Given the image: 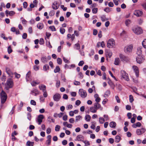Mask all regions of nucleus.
I'll use <instances>...</instances> for the list:
<instances>
[{
	"instance_id": "ddd939ff",
	"label": "nucleus",
	"mask_w": 146,
	"mask_h": 146,
	"mask_svg": "<svg viewBox=\"0 0 146 146\" xmlns=\"http://www.w3.org/2000/svg\"><path fill=\"white\" fill-rule=\"evenodd\" d=\"M143 14V12L139 10H135L134 13V14L137 17L141 16Z\"/></svg>"
},
{
	"instance_id": "f257e3e1",
	"label": "nucleus",
	"mask_w": 146,
	"mask_h": 146,
	"mask_svg": "<svg viewBox=\"0 0 146 146\" xmlns=\"http://www.w3.org/2000/svg\"><path fill=\"white\" fill-rule=\"evenodd\" d=\"M0 96L1 104H4L7 100V95L6 93L3 90H2L1 92Z\"/></svg>"
},
{
	"instance_id": "dca6fc26",
	"label": "nucleus",
	"mask_w": 146,
	"mask_h": 146,
	"mask_svg": "<svg viewBox=\"0 0 146 146\" xmlns=\"http://www.w3.org/2000/svg\"><path fill=\"white\" fill-rule=\"evenodd\" d=\"M51 136L50 135H48L47 137V140L46 141V144L47 145L49 146L50 145L51 141Z\"/></svg>"
},
{
	"instance_id": "79ce46f5",
	"label": "nucleus",
	"mask_w": 146,
	"mask_h": 146,
	"mask_svg": "<svg viewBox=\"0 0 146 146\" xmlns=\"http://www.w3.org/2000/svg\"><path fill=\"white\" fill-rule=\"evenodd\" d=\"M131 23V21L129 19H127L125 21V24L127 26H128Z\"/></svg>"
},
{
	"instance_id": "f8f14e48",
	"label": "nucleus",
	"mask_w": 146,
	"mask_h": 146,
	"mask_svg": "<svg viewBox=\"0 0 146 146\" xmlns=\"http://www.w3.org/2000/svg\"><path fill=\"white\" fill-rule=\"evenodd\" d=\"M119 57L121 60L122 61L127 62L129 60L127 56L122 54H120Z\"/></svg>"
},
{
	"instance_id": "774afa93",
	"label": "nucleus",
	"mask_w": 146,
	"mask_h": 146,
	"mask_svg": "<svg viewBox=\"0 0 146 146\" xmlns=\"http://www.w3.org/2000/svg\"><path fill=\"white\" fill-rule=\"evenodd\" d=\"M74 83L75 85H79L80 84V82L76 81H75L74 82Z\"/></svg>"
},
{
	"instance_id": "4468645a",
	"label": "nucleus",
	"mask_w": 146,
	"mask_h": 146,
	"mask_svg": "<svg viewBox=\"0 0 146 146\" xmlns=\"http://www.w3.org/2000/svg\"><path fill=\"white\" fill-rule=\"evenodd\" d=\"M60 98V96L58 94H55L53 97V98L54 100L56 101H58Z\"/></svg>"
},
{
	"instance_id": "37998d69",
	"label": "nucleus",
	"mask_w": 146,
	"mask_h": 146,
	"mask_svg": "<svg viewBox=\"0 0 146 146\" xmlns=\"http://www.w3.org/2000/svg\"><path fill=\"white\" fill-rule=\"evenodd\" d=\"M98 9L97 8H94L92 9V10L93 13L96 14L97 13Z\"/></svg>"
},
{
	"instance_id": "72a5a7b5",
	"label": "nucleus",
	"mask_w": 146,
	"mask_h": 146,
	"mask_svg": "<svg viewBox=\"0 0 146 146\" xmlns=\"http://www.w3.org/2000/svg\"><path fill=\"white\" fill-rule=\"evenodd\" d=\"M105 121V119L103 117H100L99 118V122L101 124H103Z\"/></svg>"
},
{
	"instance_id": "864d4df0",
	"label": "nucleus",
	"mask_w": 146,
	"mask_h": 146,
	"mask_svg": "<svg viewBox=\"0 0 146 146\" xmlns=\"http://www.w3.org/2000/svg\"><path fill=\"white\" fill-rule=\"evenodd\" d=\"M110 94V90H107L105 92L104 95L108 96H109Z\"/></svg>"
},
{
	"instance_id": "603ef678",
	"label": "nucleus",
	"mask_w": 146,
	"mask_h": 146,
	"mask_svg": "<svg viewBox=\"0 0 146 146\" xmlns=\"http://www.w3.org/2000/svg\"><path fill=\"white\" fill-rule=\"evenodd\" d=\"M49 28L52 31H56V28L54 26H50Z\"/></svg>"
},
{
	"instance_id": "c756f323",
	"label": "nucleus",
	"mask_w": 146,
	"mask_h": 146,
	"mask_svg": "<svg viewBox=\"0 0 146 146\" xmlns=\"http://www.w3.org/2000/svg\"><path fill=\"white\" fill-rule=\"evenodd\" d=\"M112 54V52L110 51H108L106 52V55L107 57L109 58H110Z\"/></svg>"
},
{
	"instance_id": "0e129e2a",
	"label": "nucleus",
	"mask_w": 146,
	"mask_h": 146,
	"mask_svg": "<svg viewBox=\"0 0 146 146\" xmlns=\"http://www.w3.org/2000/svg\"><path fill=\"white\" fill-rule=\"evenodd\" d=\"M27 36V35L26 33H24L22 35V38L23 39H26Z\"/></svg>"
},
{
	"instance_id": "a19ab883",
	"label": "nucleus",
	"mask_w": 146,
	"mask_h": 146,
	"mask_svg": "<svg viewBox=\"0 0 146 146\" xmlns=\"http://www.w3.org/2000/svg\"><path fill=\"white\" fill-rule=\"evenodd\" d=\"M142 44L144 48L146 49V39H145L142 42Z\"/></svg>"
},
{
	"instance_id": "f03ea898",
	"label": "nucleus",
	"mask_w": 146,
	"mask_h": 146,
	"mask_svg": "<svg viewBox=\"0 0 146 146\" xmlns=\"http://www.w3.org/2000/svg\"><path fill=\"white\" fill-rule=\"evenodd\" d=\"M133 32L136 35H140L143 33V30L139 27H135L132 28Z\"/></svg>"
},
{
	"instance_id": "9d476101",
	"label": "nucleus",
	"mask_w": 146,
	"mask_h": 146,
	"mask_svg": "<svg viewBox=\"0 0 146 146\" xmlns=\"http://www.w3.org/2000/svg\"><path fill=\"white\" fill-rule=\"evenodd\" d=\"M44 118V116L42 115H38L37 117V121L38 122V125H40L42 122V119Z\"/></svg>"
},
{
	"instance_id": "a18cd8bd",
	"label": "nucleus",
	"mask_w": 146,
	"mask_h": 146,
	"mask_svg": "<svg viewBox=\"0 0 146 146\" xmlns=\"http://www.w3.org/2000/svg\"><path fill=\"white\" fill-rule=\"evenodd\" d=\"M60 126L58 125H57L56 126L55 128V130L56 131H59L60 130Z\"/></svg>"
},
{
	"instance_id": "39448f33",
	"label": "nucleus",
	"mask_w": 146,
	"mask_h": 146,
	"mask_svg": "<svg viewBox=\"0 0 146 146\" xmlns=\"http://www.w3.org/2000/svg\"><path fill=\"white\" fill-rule=\"evenodd\" d=\"M145 60V56L143 55L138 56L136 58V61L139 64L143 63Z\"/></svg>"
},
{
	"instance_id": "49530a36",
	"label": "nucleus",
	"mask_w": 146,
	"mask_h": 146,
	"mask_svg": "<svg viewBox=\"0 0 146 146\" xmlns=\"http://www.w3.org/2000/svg\"><path fill=\"white\" fill-rule=\"evenodd\" d=\"M101 18V20L103 21H105L108 20V19H106L105 15L102 16Z\"/></svg>"
},
{
	"instance_id": "7c9ffc66",
	"label": "nucleus",
	"mask_w": 146,
	"mask_h": 146,
	"mask_svg": "<svg viewBox=\"0 0 146 146\" xmlns=\"http://www.w3.org/2000/svg\"><path fill=\"white\" fill-rule=\"evenodd\" d=\"M120 137L119 136L117 135L116 136L115 138V141L117 143H118L120 139Z\"/></svg>"
},
{
	"instance_id": "de8ad7c7",
	"label": "nucleus",
	"mask_w": 146,
	"mask_h": 146,
	"mask_svg": "<svg viewBox=\"0 0 146 146\" xmlns=\"http://www.w3.org/2000/svg\"><path fill=\"white\" fill-rule=\"evenodd\" d=\"M57 62L58 64H61L62 63V60L60 58H58L57 60Z\"/></svg>"
},
{
	"instance_id": "2f4dec72",
	"label": "nucleus",
	"mask_w": 146,
	"mask_h": 146,
	"mask_svg": "<svg viewBox=\"0 0 146 146\" xmlns=\"http://www.w3.org/2000/svg\"><path fill=\"white\" fill-rule=\"evenodd\" d=\"M116 88L119 91H121L122 89V87L121 85L117 84H116Z\"/></svg>"
},
{
	"instance_id": "052dcab7",
	"label": "nucleus",
	"mask_w": 146,
	"mask_h": 146,
	"mask_svg": "<svg viewBox=\"0 0 146 146\" xmlns=\"http://www.w3.org/2000/svg\"><path fill=\"white\" fill-rule=\"evenodd\" d=\"M79 78L80 79H82L83 77V75L82 74L81 72H80L78 74Z\"/></svg>"
},
{
	"instance_id": "13d9d810",
	"label": "nucleus",
	"mask_w": 146,
	"mask_h": 146,
	"mask_svg": "<svg viewBox=\"0 0 146 146\" xmlns=\"http://www.w3.org/2000/svg\"><path fill=\"white\" fill-rule=\"evenodd\" d=\"M75 47H76V49L77 50H79L80 48V45L78 43H77L74 45Z\"/></svg>"
},
{
	"instance_id": "473e14b6",
	"label": "nucleus",
	"mask_w": 146,
	"mask_h": 146,
	"mask_svg": "<svg viewBox=\"0 0 146 146\" xmlns=\"http://www.w3.org/2000/svg\"><path fill=\"white\" fill-rule=\"evenodd\" d=\"M120 62V60L118 58H116L114 61V64L115 65H119Z\"/></svg>"
},
{
	"instance_id": "a211bd4d",
	"label": "nucleus",
	"mask_w": 146,
	"mask_h": 146,
	"mask_svg": "<svg viewBox=\"0 0 146 146\" xmlns=\"http://www.w3.org/2000/svg\"><path fill=\"white\" fill-rule=\"evenodd\" d=\"M6 71L7 74L11 77H13V73L11 72L10 69L9 68H6Z\"/></svg>"
},
{
	"instance_id": "2eb2a0df",
	"label": "nucleus",
	"mask_w": 146,
	"mask_h": 146,
	"mask_svg": "<svg viewBox=\"0 0 146 146\" xmlns=\"http://www.w3.org/2000/svg\"><path fill=\"white\" fill-rule=\"evenodd\" d=\"M59 6L60 5H58V3L57 2L55 1H54L53 3L52 7L53 9L56 10L58 8Z\"/></svg>"
},
{
	"instance_id": "cd10ccee",
	"label": "nucleus",
	"mask_w": 146,
	"mask_h": 146,
	"mask_svg": "<svg viewBox=\"0 0 146 146\" xmlns=\"http://www.w3.org/2000/svg\"><path fill=\"white\" fill-rule=\"evenodd\" d=\"M40 82L38 81L35 82V81H33L31 83V84L33 86H35L36 85L40 83Z\"/></svg>"
},
{
	"instance_id": "20e7f679",
	"label": "nucleus",
	"mask_w": 146,
	"mask_h": 146,
	"mask_svg": "<svg viewBox=\"0 0 146 146\" xmlns=\"http://www.w3.org/2000/svg\"><path fill=\"white\" fill-rule=\"evenodd\" d=\"M133 48V46L130 44L125 46L124 48V51L127 54H129L131 52Z\"/></svg>"
},
{
	"instance_id": "58836bf2",
	"label": "nucleus",
	"mask_w": 146,
	"mask_h": 146,
	"mask_svg": "<svg viewBox=\"0 0 146 146\" xmlns=\"http://www.w3.org/2000/svg\"><path fill=\"white\" fill-rule=\"evenodd\" d=\"M82 118V117L80 115H79L76 117V121L77 122L80 119H81Z\"/></svg>"
},
{
	"instance_id": "3c124183",
	"label": "nucleus",
	"mask_w": 146,
	"mask_h": 146,
	"mask_svg": "<svg viewBox=\"0 0 146 146\" xmlns=\"http://www.w3.org/2000/svg\"><path fill=\"white\" fill-rule=\"evenodd\" d=\"M7 50L8 53L9 54H10L12 52V50L11 48V46H9Z\"/></svg>"
},
{
	"instance_id": "5fc2aeb1",
	"label": "nucleus",
	"mask_w": 146,
	"mask_h": 146,
	"mask_svg": "<svg viewBox=\"0 0 146 146\" xmlns=\"http://www.w3.org/2000/svg\"><path fill=\"white\" fill-rule=\"evenodd\" d=\"M44 43V40L43 38H41L40 40L39 44L41 45L43 44Z\"/></svg>"
},
{
	"instance_id": "bf43d9fd",
	"label": "nucleus",
	"mask_w": 146,
	"mask_h": 146,
	"mask_svg": "<svg viewBox=\"0 0 146 146\" xmlns=\"http://www.w3.org/2000/svg\"><path fill=\"white\" fill-rule=\"evenodd\" d=\"M48 118L49 119L48 120V121H49L50 122H54V120L52 118V117L50 116H49L48 117Z\"/></svg>"
},
{
	"instance_id": "4c0bfd02",
	"label": "nucleus",
	"mask_w": 146,
	"mask_h": 146,
	"mask_svg": "<svg viewBox=\"0 0 146 146\" xmlns=\"http://www.w3.org/2000/svg\"><path fill=\"white\" fill-rule=\"evenodd\" d=\"M60 68L58 66H56V68L54 69V72L55 73H57L60 71Z\"/></svg>"
},
{
	"instance_id": "9b49d317",
	"label": "nucleus",
	"mask_w": 146,
	"mask_h": 146,
	"mask_svg": "<svg viewBox=\"0 0 146 146\" xmlns=\"http://www.w3.org/2000/svg\"><path fill=\"white\" fill-rule=\"evenodd\" d=\"M145 129L144 128L137 129L136 131V133L138 135H141L145 132Z\"/></svg>"
},
{
	"instance_id": "7ed1b4c3",
	"label": "nucleus",
	"mask_w": 146,
	"mask_h": 146,
	"mask_svg": "<svg viewBox=\"0 0 146 146\" xmlns=\"http://www.w3.org/2000/svg\"><path fill=\"white\" fill-rule=\"evenodd\" d=\"M13 86V82L12 80L11 79H9L5 84V88L7 90H8L9 89L12 88Z\"/></svg>"
},
{
	"instance_id": "69168bd1",
	"label": "nucleus",
	"mask_w": 146,
	"mask_h": 146,
	"mask_svg": "<svg viewBox=\"0 0 146 146\" xmlns=\"http://www.w3.org/2000/svg\"><path fill=\"white\" fill-rule=\"evenodd\" d=\"M83 142L86 145L88 146L90 145V143L89 141H83Z\"/></svg>"
},
{
	"instance_id": "680f3d73",
	"label": "nucleus",
	"mask_w": 146,
	"mask_h": 146,
	"mask_svg": "<svg viewBox=\"0 0 146 146\" xmlns=\"http://www.w3.org/2000/svg\"><path fill=\"white\" fill-rule=\"evenodd\" d=\"M15 14V13L13 11H11L9 12V15L10 16H12Z\"/></svg>"
},
{
	"instance_id": "09e8293b",
	"label": "nucleus",
	"mask_w": 146,
	"mask_h": 146,
	"mask_svg": "<svg viewBox=\"0 0 146 146\" xmlns=\"http://www.w3.org/2000/svg\"><path fill=\"white\" fill-rule=\"evenodd\" d=\"M33 69L35 71L38 70L39 69V66L37 65H35L33 66Z\"/></svg>"
},
{
	"instance_id": "c9c22d12",
	"label": "nucleus",
	"mask_w": 146,
	"mask_h": 146,
	"mask_svg": "<svg viewBox=\"0 0 146 146\" xmlns=\"http://www.w3.org/2000/svg\"><path fill=\"white\" fill-rule=\"evenodd\" d=\"M27 145L28 146H33L34 142L28 141L27 143Z\"/></svg>"
},
{
	"instance_id": "6ab92c4d",
	"label": "nucleus",
	"mask_w": 146,
	"mask_h": 146,
	"mask_svg": "<svg viewBox=\"0 0 146 146\" xmlns=\"http://www.w3.org/2000/svg\"><path fill=\"white\" fill-rule=\"evenodd\" d=\"M142 48L141 47L138 48L137 50L136 54H137V56H141L142 55Z\"/></svg>"
},
{
	"instance_id": "423d86ee",
	"label": "nucleus",
	"mask_w": 146,
	"mask_h": 146,
	"mask_svg": "<svg viewBox=\"0 0 146 146\" xmlns=\"http://www.w3.org/2000/svg\"><path fill=\"white\" fill-rule=\"evenodd\" d=\"M78 93L81 97L82 98H84L87 96V94L86 91L83 89H79Z\"/></svg>"
},
{
	"instance_id": "412c9836",
	"label": "nucleus",
	"mask_w": 146,
	"mask_h": 146,
	"mask_svg": "<svg viewBox=\"0 0 146 146\" xmlns=\"http://www.w3.org/2000/svg\"><path fill=\"white\" fill-rule=\"evenodd\" d=\"M31 74L30 72L29 71L26 74V78L27 81H30L31 80L30 77Z\"/></svg>"
},
{
	"instance_id": "5701e85b",
	"label": "nucleus",
	"mask_w": 146,
	"mask_h": 146,
	"mask_svg": "<svg viewBox=\"0 0 146 146\" xmlns=\"http://www.w3.org/2000/svg\"><path fill=\"white\" fill-rule=\"evenodd\" d=\"M31 94L34 93L35 95L36 96L37 95L39 94V92L37 89H34L31 91Z\"/></svg>"
},
{
	"instance_id": "a878e982",
	"label": "nucleus",
	"mask_w": 146,
	"mask_h": 146,
	"mask_svg": "<svg viewBox=\"0 0 146 146\" xmlns=\"http://www.w3.org/2000/svg\"><path fill=\"white\" fill-rule=\"evenodd\" d=\"M90 111L93 113H95L97 112V110L94 107H91L90 108Z\"/></svg>"
},
{
	"instance_id": "c03bdc74",
	"label": "nucleus",
	"mask_w": 146,
	"mask_h": 146,
	"mask_svg": "<svg viewBox=\"0 0 146 146\" xmlns=\"http://www.w3.org/2000/svg\"><path fill=\"white\" fill-rule=\"evenodd\" d=\"M129 97L130 102L132 103L134 101L133 96L131 95L129 96Z\"/></svg>"
},
{
	"instance_id": "c85d7f7f",
	"label": "nucleus",
	"mask_w": 146,
	"mask_h": 146,
	"mask_svg": "<svg viewBox=\"0 0 146 146\" xmlns=\"http://www.w3.org/2000/svg\"><path fill=\"white\" fill-rule=\"evenodd\" d=\"M44 27V25L43 23H39L37 25V28L39 29H42Z\"/></svg>"
},
{
	"instance_id": "e433bc0d",
	"label": "nucleus",
	"mask_w": 146,
	"mask_h": 146,
	"mask_svg": "<svg viewBox=\"0 0 146 146\" xmlns=\"http://www.w3.org/2000/svg\"><path fill=\"white\" fill-rule=\"evenodd\" d=\"M49 68V66L48 65H44L43 67V70L45 71H46L47 70H48Z\"/></svg>"
},
{
	"instance_id": "1a4fd4ad",
	"label": "nucleus",
	"mask_w": 146,
	"mask_h": 146,
	"mask_svg": "<svg viewBox=\"0 0 146 146\" xmlns=\"http://www.w3.org/2000/svg\"><path fill=\"white\" fill-rule=\"evenodd\" d=\"M51 58L50 56H48V58L45 56H43L41 57V61L44 63H46L48 60H50Z\"/></svg>"
},
{
	"instance_id": "aec40b11",
	"label": "nucleus",
	"mask_w": 146,
	"mask_h": 146,
	"mask_svg": "<svg viewBox=\"0 0 146 146\" xmlns=\"http://www.w3.org/2000/svg\"><path fill=\"white\" fill-rule=\"evenodd\" d=\"M108 83L112 89L114 90L115 87V85L110 79H109Z\"/></svg>"
},
{
	"instance_id": "ea45409f",
	"label": "nucleus",
	"mask_w": 146,
	"mask_h": 146,
	"mask_svg": "<svg viewBox=\"0 0 146 146\" xmlns=\"http://www.w3.org/2000/svg\"><path fill=\"white\" fill-rule=\"evenodd\" d=\"M111 9L109 7H106V8L104 9V11L107 12V13H108V12H110V11H111Z\"/></svg>"
},
{
	"instance_id": "0eeeda50",
	"label": "nucleus",
	"mask_w": 146,
	"mask_h": 146,
	"mask_svg": "<svg viewBox=\"0 0 146 146\" xmlns=\"http://www.w3.org/2000/svg\"><path fill=\"white\" fill-rule=\"evenodd\" d=\"M121 76L123 78L127 81L129 80V79L128 75L124 70H121Z\"/></svg>"
},
{
	"instance_id": "338daca9",
	"label": "nucleus",
	"mask_w": 146,
	"mask_h": 146,
	"mask_svg": "<svg viewBox=\"0 0 146 146\" xmlns=\"http://www.w3.org/2000/svg\"><path fill=\"white\" fill-rule=\"evenodd\" d=\"M60 7L61 9H63L64 11H66L67 9V7H64V5H60Z\"/></svg>"
},
{
	"instance_id": "6e6552de",
	"label": "nucleus",
	"mask_w": 146,
	"mask_h": 146,
	"mask_svg": "<svg viewBox=\"0 0 146 146\" xmlns=\"http://www.w3.org/2000/svg\"><path fill=\"white\" fill-rule=\"evenodd\" d=\"M114 41L113 39L109 40L107 43V46L108 47L110 48H113L114 45Z\"/></svg>"
},
{
	"instance_id": "f3484780",
	"label": "nucleus",
	"mask_w": 146,
	"mask_h": 146,
	"mask_svg": "<svg viewBox=\"0 0 146 146\" xmlns=\"http://www.w3.org/2000/svg\"><path fill=\"white\" fill-rule=\"evenodd\" d=\"M133 68L135 72L136 76L138 77L139 71L138 67L136 66H133Z\"/></svg>"
},
{
	"instance_id": "6e6d98bb",
	"label": "nucleus",
	"mask_w": 146,
	"mask_h": 146,
	"mask_svg": "<svg viewBox=\"0 0 146 146\" xmlns=\"http://www.w3.org/2000/svg\"><path fill=\"white\" fill-rule=\"evenodd\" d=\"M60 85V82L59 80H57L56 82V86L57 87H59Z\"/></svg>"
},
{
	"instance_id": "8fccbe9b",
	"label": "nucleus",
	"mask_w": 146,
	"mask_h": 146,
	"mask_svg": "<svg viewBox=\"0 0 146 146\" xmlns=\"http://www.w3.org/2000/svg\"><path fill=\"white\" fill-rule=\"evenodd\" d=\"M65 29H64L62 28H60V33L62 34H63L65 32Z\"/></svg>"
},
{
	"instance_id": "4be33fe9",
	"label": "nucleus",
	"mask_w": 146,
	"mask_h": 146,
	"mask_svg": "<svg viewBox=\"0 0 146 146\" xmlns=\"http://www.w3.org/2000/svg\"><path fill=\"white\" fill-rule=\"evenodd\" d=\"M77 139L78 141H80L83 142L84 139V137L82 135H79L77 136Z\"/></svg>"
},
{
	"instance_id": "393cba45",
	"label": "nucleus",
	"mask_w": 146,
	"mask_h": 146,
	"mask_svg": "<svg viewBox=\"0 0 146 146\" xmlns=\"http://www.w3.org/2000/svg\"><path fill=\"white\" fill-rule=\"evenodd\" d=\"M39 88L40 90L43 91V92L46 91V86L44 85H41L39 86Z\"/></svg>"
},
{
	"instance_id": "b1692460",
	"label": "nucleus",
	"mask_w": 146,
	"mask_h": 146,
	"mask_svg": "<svg viewBox=\"0 0 146 146\" xmlns=\"http://www.w3.org/2000/svg\"><path fill=\"white\" fill-rule=\"evenodd\" d=\"M94 107L96 108V109L97 110L100 108H101L100 110H102V108H101V105H100L99 104L98 102L95 103L94 104Z\"/></svg>"
},
{
	"instance_id": "4d7b16f0",
	"label": "nucleus",
	"mask_w": 146,
	"mask_h": 146,
	"mask_svg": "<svg viewBox=\"0 0 146 146\" xmlns=\"http://www.w3.org/2000/svg\"><path fill=\"white\" fill-rule=\"evenodd\" d=\"M104 119H105V121H108L109 119V118L108 115H104Z\"/></svg>"
},
{
	"instance_id": "bb28decb",
	"label": "nucleus",
	"mask_w": 146,
	"mask_h": 146,
	"mask_svg": "<svg viewBox=\"0 0 146 146\" xmlns=\"http://www.w3.org/2000/svg\"><path fill=\"white\" fill-rule=\"evenodd\" d=\"M109 125L111 127L114 128L116 126V123L115 122L111 121Z\"/></svg>"
},
{
	"instance_id": "e2e57ef3",
	"label": "nucleus",
	"mask_w": 146,
	"mask_h": 146,
	"mask_svg": "<svg viewBox=\"0 0 146 146\" xmlns=\"http://www.w3.org/2000/svg\"><path fill=\"white\" fill-rule=\"evenodd\" d=\"M63 60L64 62L66 63H69V61L64 57L63 58Z\"/></svg>"
},
{
	"instance_id": "f704fd0d",
	"label": "nucleus",
	"mask_w": 146,
	"mask_h": 146,
	"mask_svg": "<svg viewBox=\"0 0 146 146\" xmlns=\"http://www.w3.org/2000/svg\"><path fill=\"white\" fill-rule=\"evenodd\" d=\"M85 118L86 121H89L90 120L91 117L89 115H88L85 116Z\"/></svg>"
}]
</instances>
